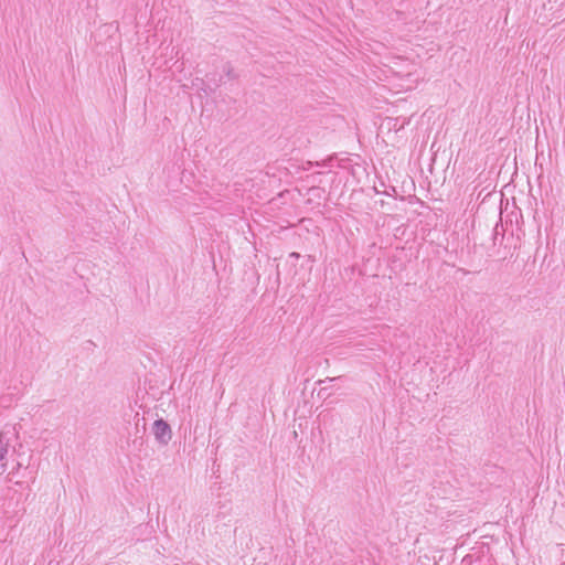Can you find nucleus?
<instances>
[{
    "instance_id": "1",
    "label": "nucleus",
    "mask_w": 565,
    "mask_h": 565,
    "mask_svg": "<svg viewBox=\"0 0 565 565\" xmlns=\"http://www.w3.org/2000/svg\"><path fill=\"white\" fill-rule=\"evenodd\" d=\"M152 433L156 440L163 446H167L172 438V429L170 424L163 418H158L152 424Z\"/></svg>"
},
{
    "instance_id": "2",
    "label": "nucleus",
    "mask_w": 565,
    "mask_h": 565,
    "mask_svg": "<svg viewBox=\"0 0 565 565\" xmlns=\"http://www.w3.org/2000/svg\"><path fill=\"white\" fill-rule=\"evenodd\" d=\"M504 233L505 230L503 228L502 221H501V212L499 213V221L495 222L493 228H492V244L493 246L501 245L504 241Z\"/></svg>"
},
{
    "instance_id": "3",
    "label": "nucleus",
    "mask_w": 565,
    "mask_h": 565,
    "mask_svg": "<svg viewBox=\"0 0 565 565\" xmlns=\"http://www.w3.org/2000/svg\"><path fill=\"white\" fill-rule=\"evenodd\" d=\"M9 451V439L3 433H0V467H6V458Z\"/></svg>"
},
{
    "instance_id": "4",
    "label": "nucleus",
    "mask_w": 565,
    "mask_h": 565,
    "mask_svg": "<svg viewBox=\"0 0 565 565\" xmlns=\"http://www.w3.org/2000/svg\"><path fill=\"white\" fill-rule=\"evenodd\" d=\"M223 70L226 73V76L228 77V79L234 78L233 68H232V66L230 64L224 65Z\"/></svg>"
},
{
    "instance_id": "5",
    "label": "nucleus",
    "mask_w": 565,
    "mask_h": 565,
    "mask_svg": "<svg viewBox=\"0 0 565 565\" xmlns=\"http://www.w3.org/2000/svg\"><path fill=\"white\" fill-rule=\"evenodd\" d=\"M335 380H337V377H327L324 381H320V383L326 382V381L333 382Z\"/></svg>"
},
{
    "instance_id": "6",
    "label": "nucleus",
    "mask_w": 565,
    "mask_h": 565,
    "mask_svg": "<svg viewBox=\"0 0 565 565\" xmlns=\"http://www.w3.org/2000/svg\"><path fill=\"white\" fill-rule=\"evenodd\" d=\"M135 417L137 418L136 427L138 428V426H139V420H140V419L138 418V417H139V413H136Z\"/></svg>"
},
{
    "instance_id": "7",
    "label": "nucleus",
    "mask_w": 565,
    "mask_h": 565,
    "mask_svg": "<svg viewBox=\"0 0 565 565\" xmlns=\"http://www.w3.org/2000/svg\"><path fill=\"white\" fill-rule=\"evenodd\" d=\"M205 111H207V109L205 108V106H203L201 117H204V116H205Z\"/></svg>"
},
{
    "instance_id": "8",
    "label": "nucleus",
    "mask_w": 565,
    "mask_h": 565,
    "mask_svg": "<svg viewBox=\"0 0 565 565\" xmlns=\"http://www.w3.org/2000/svg\"><path fill=\"white\" fill-rule=\"evenodd\" d=\"M199 428H200V427H199V425L196 424V425H195V427H194V434H195V435L198 434Z\"/></svg>"
},
{
    "instance_id": "9",
    "label": "nucleus",
    "mask_w": 565,
    "mask_h": 565,
    "mask_svg": "<svg viewBox=\"0 0 565 565\" xmlns=\"http://www.w3.org/2000/svg\"><path fill=\"white\" fill-rule=\"evenodd\" d=\"M212 424L209 426V438L211 437Z\"/></svg>"
},
{
    "instance_id": "10",
    "label": "nucleus",
    "mask_w": 565,
    "mask_h": 565,
    "mask_svg": "<svg viewBox=\"0 0 565 565\" xmlns=\"http://www.w3.org/2000/svg\"><path fill=\"white\" fill-rule=\"evenodd\" d=\"M324 391H326V388H321V390L319 391V395H321Z\"/></svg>"
}]
</instances>
